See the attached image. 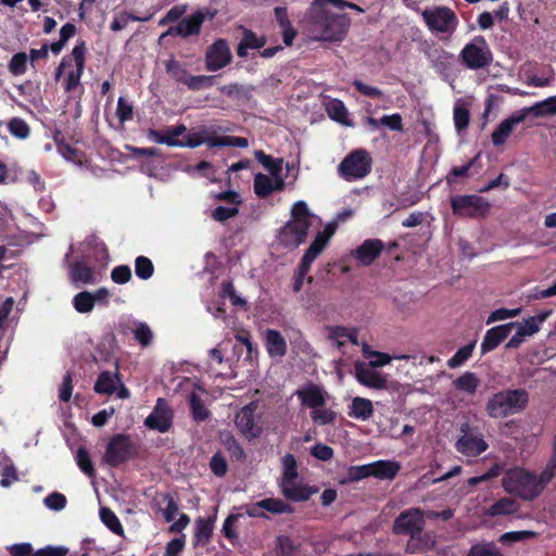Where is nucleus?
<instances>
[{"label":"nucleus","instance_id":"23","mask_svg":"<svg viewBox=\"0 0 556 556\" xmlns=\"http://www.w3.org/2000/svg\"><path fill=\"white\" fill-rule=\"evenodd\" d=\"M279 486L282 495L293 502L306 501L316 492L315 489L302 483L299 478L279 481Z\"/></svg>","mask_w":556,"mask_h":556},{"label":"nucleus","instance_id":"60","mask_svg":"<svg viewBox=\"0 0 556 556\" xmlns=\"http://www.w3.org/2000/svg\"><path fill=\"white\" fill-rule=\"evenodd\" d=\"M9 131L16 138L25 139L29 135L28 125L21 118H13L8 125Z\"/></svg>","mask_w":556,"mask_h":556},{"label":"nucleus","instance_id":"47","mask_svg":"<svg viewBox=\"0 0 556 556\" xmlns=\"http://www.w3.org/2000/svg\"><path fill=\"white\" fill-rule=\"evenodd\" d=\"M311 418L315 425L325 426L333 422L336 419V413L331 409L325 408V406H319L312 409Z\"/></svg>","mask_w":556,"mask_h":556},{"label":"nucleus","instance_id":"49","mask_svg":"<svg viewBox=\"0 0 556 556\" xmlns=\"http://www.w3.org/2000/svg\"><path fill=\"white\" fill-rule=\"evenodd\" d=\"M135 273L142 280L151 278L154 273L152 262L146 256H138L135 261Z\"/></svg>","mask_w":556,"mask_h":556},{"label":"nucleus","instance_id":"58","mask_svg":"<svg viewBox=\"0 0 556 556\" xmlns=\"http://www.w3.org/2000/svg\"><path fill=\"white\" fill-rule=\"evenodd\" d=\"M43 504L50 510L60 511L66 506V497L59 492H53L45 497Z\"/></svg>","mask_w":556,"mask_h":556},{"label":"nucleus","instance_id":"37","mask_svg":"<svg viewBox=\"0 0 556 556\" xmlns=\"http://www.w3.org/2000/svg\"><path fill=\"white\" fill-rule=\"evenodd\" d=\"M453 384L458 391L471 395L477 391L480 380L476 374L466 371L456 378Z\"/></svg>","mask_w":556,"mask_h":556},{"label":"nucleus","instance_id":"15","mask_svg":"<svg viewBox=\"0 0 556 556\" xmlns=\"http://www.w3.org/2000/svg\"><path fill=\"white\" fill-rule=\"evenodd\" d=\"M527 118L526 111L520 109L503 119L493 130L491 141L494 147L503 146L514 132L515 128Z\"/></svg>","mask_w":556,"mask_h":556},{"label":"nucleus","instance_id":"45","mask_svg":"<svg viewBox=\"0 0 556 556\" xmlns=\"http://www.w3.org/2000/svg\"><path fill=\"white\" fill-rule=\"evenodd\" d=\"M101 521L115 534L122 535L124 532L123 526L117 516L109 508L102 507L100 509Z\"/></svg>","mask_w":556,"mask_h":556},{"label":"nucleus","instance_id":"64","mask_svg":"<svg viewBox=\"0 0 556 556\" xmlns=\"http://www.w3.org/2000/svg\"><path fill=\"white\" fill-rule=\"evenodd\" d=\"M165 68L168 74L173 76L177 81H182L187 75V71L180 66L175 59H169L165 62Z\"/></svg>","mask_w":556,"mask_h":556},{"label":"nucleus","instance_id":"63","mask_svg":"<svg viewBox=\"0 0 556 556\" xmlns=\"http://www.w3.org/2000/svg\"><path fill=\"white\" fill-rule=\"evenodd\" d=\"M239 212V208L237 205H228V206H217L212 212V217L215 220L223 222L226 220L235 215H237Z\"/></svg>","mask_w":556,"mask_h":556},{"label":"nucleus","instance_id":"12","mask_svg":"<svg viewBox=\"0 0 556 556\" xmlns=\"http://www.w3.org/2000/svg\"><path fill=\"white\" fill-rule=\"evenodd\" d=\"M453 213L460 217H477L489 211V203L479 195H457L451 200Z\"/></svg>","mask_w":556,"mask_h":556},{"label":"nucleus","instance_id":"48","mask_svg":"<svg viewBox=\"0 0 556 556\" xmlns=\"http://www.w3.org/2000/svg\"><path fill=\"white\" fill-rule=\"evenodd\" d=\"M135 339L142 345L148 346L151 344L153 340V332L151 328L142 321H138L135 324V328L132 330Z\"/></svg>","mask_w":556,"mask_h":556},{"label":"nucleus","instance_id":"35","mask_svg":"<svg viewBox=\"0 0 556 556\" xmlns=\"http://www.w3.org/2000/svg\"><path fill=\"white\" fill-rule=\"evenodd\" d=\"M526 115L533 114L538 117L556 115V96L549 97L543 101L536 102L531 106L522 108Z\"/></svg>","mask_w":556,"mask_h":556},{"label":"nucleus","instance_id":"31","mask_svg":"<svg viewBox=\"0 0 556 556\" xmlns=\"http://www.w3.org/2000/svg\"><path fill=\"white\" fill-rule=\"evenodd\" d=\"M357 333L355 328L342 326H334L328 329L329 339L339 348L343 346L346 342L358 345Z\"/></svg>","mask_w":556,"mask_h":556},{"label":"nucleus","instance_id":"16","mask_svg":"<svg viewBox=\"0 0 556 556\" xmlns=\"http://www.w3.org/2000/svg\"><path fill=\"white\" fill-rule=\"evenodd\" d=\"M205 16L203 11H197L194 14L181 20L176 26L169 27L160 36V41L167 36H180L186 38L199 34Z\"/></svg>","mask_w":556,"mask_h":556},{"label":"nucleus","instance_id":"57","mask_svg":"<svg viewBox=\"0 0 556 556\" xmlns=\"http://www.w3.org/2000/svg\"><path fill=\"white\" fill-rule=\"evenodd\" d=\"M278 556H293L296 546L292 540L287 535H279L276 539Z\"/></svg>","mask_w":556,"mask_h":556},{"label":"nucleus","instance_id":"40","mask_svg":"<svg viewBox=\"0 0 556 556\" xmlns=\"http://www.w3.org/2000/svg\"><path fill=\"white\" fill-rule=\"evenodd\" d=\"M453 118L457 131H462L468 127L470 115L469 110L463 100L456 101L453 110Z\"/></svg>","mask_w":556,"mask_h":556},{"label":"nucleus","instance_id":"10","mask_svg":"<svg viewBox=\"0 0 556 556\" xmlns=\"http://www.w3.org/2000/svg\"><path fill=\"white\" fill-rule=\"evenodd\" d=\"M257 403L251 402L243 406L236 415L235 424L240 433L248 440H253L263 433L261 417L255 415Z\"/></svg>","mask_w":556,"mask_h":556},{"label":"nucleus","instance_id":"5","mask_svg":"<svg viewBox=\"0 0 556 556\" xmlns=\"http://www.w3.org/2000/svg\"><path fill=\"white\" fill-rule=\"evenodd\" d=\"M84 67L85 47L84 45H77L73 48L71 54L62 59L55 73V78L62 79L66 92L74 90L79 85Z\"/></svg>","mask_w":556,"mask_h":556},{"label":"nucleus","instance_id":"1","mask_svg":"<svg viewBox=\"0 0 556 556\" xmlns=\"http://www.w3.org/2000/svg\"><path fill=\"white\" fill-rule=\"evenodd\" d=\"M351 8L363 11L358 5L341 0H315L312 4L311 36L317 41H341L349 27V18L339 11Z\"/></svg>","mask_w":556,"mask_h":556},{"label":"nucleus","instance_id":"46","mask_svg":"<svg viewBox=\"0 0 556 556\" xmlns=\"http://www.w3.org/2000/svg\"><path fill=\"white\" fill-rule=\"evenodd\" d=\"M181 83H184L191 90H200L213 86L214 80L212 76H193L187 74Z\"/></svg>","mask_w":556,"mask_h":556},{"label":"nucleus","instance_id":"17","mask_svg":"<svg viewBox=\"0 0 556 556\" xmlns=\"http://www.w3.org/2000/svg\"><path fill=\"white\" fill-rule=\"evenodd\" d=\"M294 394L300 400L302 406L311 409L325 406L330 397L324 387L311 382L296 389Z\"/></svg>","mask_w":556,"mask_h":556},{"label":"nucleus","instance_id":"43","mask_svg":"<svg viewBox=\"0 0 556 556\" xmlns=\"http://www.w3.org/2000/svg\"><path fill=\"white\" fill-rule=\"evenodd\" d=\"M73 306L77 313L89 314L94 308L91 292L81 291L73 298Z\"/></svg>","mask_w":556,"mask_h":556},{"label":"nucleus","instance_id":"59","mask_svg":"<svg viewBox=\"0 0 556 556\" xmlns=\"http://www.w3.org/2000/svg\"><path fill=\"white\" fill-rule=\"evenodd\" d=\"M521 313V308H498L491 313V315L486 319V324L490 325L492 323L498 321V320H505L510 319L516 316H518Z\"/></svg>","mask_w":556,"mask_h":556},{"label":"nucleus","instance_id":"14","mask_svg":"<svg viewBox=\"0 0 556 556\" xmlns=\"http://www.w3.org/2000/svg\"><path fill=\"white\" fill-rule=\"evenodd\" d=\"M425 523V513L420 508H409L402 511L394 520L393 532L409 535L416 531H422Z\"/></svg>","mask_w":556,"mask_h":556},{"label":"nucleus","instance_id":"56","mask_svg":"<svg viewBox=\"0 0 556 556\" xmlns=\"http://www.w3.org/2000/svg\"><path fill=\"white\" fill-rule=\"evenodd\" d=\"M213 531V523L207 519H198L195 521V538L198 542L208 541Z\"/></svg>","mask_w":556,"mask_h":556},{"label":"nucleus","instance_id":"25","mask_svg":"<svg viewBox=\"0 0 556 556\" xmlns=\"http://www.w3.org/2000/svg\"><path fill=\"white\" fill-rule=\"evenodd\" d=\"M68 276L76 287L98 282L97 273L83 261L75 262L70 266Z\"/></svg>","mask_w":556,"mask_h":556},{"label":"nucleus","instance_id":"29","mask_svg":"<svg viewBox=\"0 0 556 556\" xmlns=\"http://www.w3.org/2000/svg\"><path fill=\"white\" fill-rule=\"evenodd\" d=\"M409 540L406 544V551L408 553H422L434 548L435 540L431 533H424L422 531H416L409 534Z\"/></svg>","mask_w":556,"mask_h":556},{"label":"nucleus","instance_id":"53","mask_svg":"<svg viewBox=\"0 0 556 556\" xmlns=\"http://www.w3.org/2000/svg\"><path fill=\"white\" fill-rule=\"evenodd\" d=\"M468 556H502V554L493 542H484L472 545Z\"/></svg>","mask_w":556,"mask_h":556},{"label":"nucleus","instance_id":"21","mask_svg":"<svg viewBox=\"0 0 556 556\" xmlns=\"http://www.w3.org/2000/svg\"><path fill=\"white\" fill-rule=\"evenodd\" d=\"M255 157L268 172L267 175L276 180L280 178L286 181L288 173L292 169V166L282 159H275L261 150L255 152Z\"/></svg>","mask_w":556,"mask_h":556},{"label":"nucleus","instance_id":"32","mask_svg":"<svg viewBox=\"0 0 556 556\" xmlns=\"http://www.w3.org/2000/svg\"><path fill=\"white\" fill-rule=\"evenodd\" d=\"M374 414V407L370 400L356 396L352 400L349 407V416L357 420H367Z\"/></svg>","mask_w":556,"mask_h":556},{"label":"nucleus","instance_id":"13","mask_svg":"<svg viewBox=\"0 0 556 556\" xmlns=\"http://www.w3.org/2000/svg\"><path fill=\"white\" fill-rule=\"evenodd\" d=\"M463 435L456 441V450L465 456L477 457L489 447L482 434L471 433L469 424L460 426Z\"/></svg>","mask_w":556,"mask_h":556},{"label":"nucleus","instance_id":"3","mask_svg":"<svg viewBox=\"0 0 556 556\" xmlns=\"http://www.w3.org/2000/svg\"><path fill=\"white\" fill-rule=\"evenodd\" d=\"M319 218L313 214L304 201H296L291 210V219L279 233V241L287 247H298L307 237L308 229Z\"/></svg>","mask_w":556,"mask_h":556},{"label":"nucleus","instance_id":"27","mask_svg":"<svg viewBox=\"0 0 556 556\" xmlns=\"http://www.w3.org/2000/svg\"><path fill=\"white\" fill-rule=\"evenodd\" d=\"M513 327L514 324H505L489 329L481 343V352L485 354L493 351L505 338L508 337Z\"/></svg>","mask_w":556,"mask_h":556},{"label":"nucleus","instance_id":"24","mask_svg":"<svg viewBox=\"0 0 556 556\" xmlns=\"http://www.w3.org/2000/svg\"><path fill=\"white\" fill-rule=\"evenodd\" d=\"M383 243L379 239L365 240L352 252L355 260L363 266L370 265L382 252Z\"/></svg>","mask_w":556,"mask_h":556},{"label":"nucleus","instance_id":"18","mask_svg":"<svg viewBox=\"0 0 556 556\" xmlns=\"http://www.w3.org/2000/svg\"><path fill=\"white\" fill-rule=\"evenodd\" d=\"M132 447L126 435L117 434L108 444L104 459L112 466L119 465L130 457Z\"/></svg>","mask_w":556,"mask_h":556},{"label":"nucleus","instance_id":"30","mask_svg":"<svg viewBox=\"0 0 556 556\" xmlns=\"http://www.w3.org/2000/svg\"><path fill=\"white\" fill-rule=\"evenodd\" d=\"M519 503L510 497H502L490 506L484 515L488 517H506L513 516L519 513Z\"/></svg>","mask_w":556,"mask_h":556},{"label":"nucleus","instance_id":"41","mask_svg":"<svg viewBox=\"0 0 556 556\" xmlns=\"http://www.w3.org/2000/svg\"><path fill=\"white\" fill-rule=\"evenodd\" d=\"M264 45L265 39L263 37H257L255 34L247 31L239 43L237 53L239 56L244 58L248 54V49H260Z\"/></svg>","mask_w":556,"mask_h":556},{"label":"nucleus","instance_id":"51","mask_svg":"<svg viewBox=\"0 0 556 556\" xmlns=\"http://www.w3.org/2000/svg\"><path fill=\"white\" fill-rule=\"evenodd\" d=\"M475 342L460 348L447 362L448 367L456 368L463 365L472 354Z\"/></svg>","mask_w":556,"mask_h":556},{"label":"nucleus","instance_id":"50","mask_svg":"<svg viewBox=\"0 0 556 556\" xmlns=\"http://www.w3.org/2000/svg\"><path fill=\"white\" fill-rule=\"evenodd\" d=\"M368 477H372L371 463L359 466H351L348 469L345 480L349 482H355Z\"/></svg>","mask_w":556,"mask_h":556},{"label":"nucleus","instance_id":"34","mask_svg":"<svg viewBox=\"0 0 556 556\" xmlns=\"http://www.w3.org/2000/svg\"><path fill=\"white\" fill-rule=\"evenodd\" d=\"M329 117L342 125L352 126L350 114L344 103L338 99H331L326 103Z\"/></svg>","mask_w":556,"mask_h":556},{"label":"nucleus","instance_id":"33","mask_svg":"<svg viewBox=\"0 0 556 556\" xmlns=\"http://www.w3.org/2000/svg\"><path fill=\"white\" fill-rule=\"evenodd\" d=\"M401 469L396 460H377L371 463L372 477L378 479H393Z\"/></svg>","mask_w":556,"mask_h":556},{"label":"nucleus","instance_id":"52","mask_svg":"<svg viewBox=\"0 0 556 556\" xmlns=\"http://www.w3.org/2000/svg\"><path fill=\"white\" fill-rule=\"evenodd\" d=\"M76 463L80 470L89 477L94 475V468L90 459L88 451L84 447H79L75 456Z\"/></svg>","mask_w":556,"mask_h":556},{"label":"nucleus","instance_id":"4","mask_svg":"<svg viewBox=\"0 0 556 556\" xmlns=\"http://www.w3.org/2000/svg\"><path fill=\"white\" fill-rule=\"evenodd\" d=\"M525 390H504L495 393L486 403V412L492 418H503L521 412L528 404Z\"/></svg>","mask_w":556,"mask_h":556},{"label":"nucleus","instance_id":"36","mask_svg":"<svg viewBox=\"0 0 556 556\" xmlns=\"http://www.w3.org/2000/svg\"><path fill=\"white\" fill-rule=\"evenodd\" d=\"M119 383L118 375L116 372L103 371L100 374L94 390L102 394H112Z\"/></svg>","mask_w":556,"mask_h":556},{"label":"nucleus","instance_id":"61","mask_svg":"<svg viewBox=\"0 0 556 556\" xmlns=\"http://www.w3.org/2000/svg\"><path fill=\"white\" fill-rule=\"evenodd\" d=\"M223 294L229 298L232 305L240 307L247 306V301L240 294L237 293L232 282L225 281L223 283Z\"/></svg>","mask_w":556,"mask_h":556},{"label":"nucleus","instance_id":"2","mask_svg":"<svg viewBox=\"0 0 556 556\" xmlns=\"http://www.w3.org/2000/svg\"><path fill=\"white\" fill-rule=\"evenodd\" d=\"M555 476L556 470L547 463L539 476L525 468L515 467L505 471L502 486L507 493L523 501H533L542 494Z\"/></svg>","mask_w":556,"mask_h":556},{"label":"nucleus","instance_id":"7","mask_svg":"<svg viewBox=\"0 0 556 556\" xmlns=\"http://www.w3.org/2000/svg\"><path fill=\"white\" fill-rule=\"evenodd\" d=\"M337 231L336 223H328L323 231L317 232L314 241L311 243L306 252L304 253L301 264L299 266V271L293 283V291L299 292L303 286L304 277L308 273L312 263L317 258V256L323 252V250L327 247L330 238Z\"/></svg>","mask_w":556,"mask_h":556},{"label":"nucleus","instance_id":"38","mask_svg":"<svg viewBox=\"0 0 556 556\" xmlns=\"http://www.w3.org/2000/svg\"><path fill=\"white\" fill-rule=\"evenodd\" d=\"M0 475L2 477L0 485L3 488L10 486L17 480L15 468L11 459L4 454H0Z\"/></svg>","mask_w":556,"mask_h":556},{"label":"nucleus","instance_id":"19","mask_svg":"<svg viewBox=\"0 0 556 556\" xmlns=\"http://www.w3.org/2000/svg\"><path fill=\"white\" fill-rule=\"evenodd\" d=\"M173 420V414L167 403L163 399H157L152 413L146 418L144 425L159 432H166Z\"/></svg>","mask_w":556,"mask_h":556},{"label":"nucleus","instance_id":"9","mask_svg":"<svg viewBox=\"0 0 556 556\" xmlns=\"http://www.w3.org/2000/svg\"><path fill=\"white\" fill-rule=\"evenodd\" d=\"M463 64L469 70H480L489 66L493 60L488 42L481 36L475 37L465 45L459 53Z\"/></svg>","mask_w":556,"mask_h":556},{"label":"nucleus","instance_id":"42","mask_svg":"<svg viewBox=\"0 0 556 556\" xmlns=\"http://www.w3.org/2000/svg\"><path fill=\"white\" fill-rule=\"evenodd\" d=\"M298 478V463L292 454H286L281 458V478L279 481H286Z\"/></svg>","mask_w":556,"mask_h":556},{"label":"nucleus","instance_id":"22","mask_svg":"<svg viewBox=\"0 0 556 556\" xmlns=\"http://www.w3.org/2000/svg\"><path fill=\"white\" fill-rule=\"evenodd\" d=\"M357 381L371 389L382 390L387 387V379L380 372L374 370L363 362H356L354 366Z\"/></svg>","mask_w":556,"mask_h":556},{"label":"nucleus","instance_id":"55","mask_svg":"<svg viewBox=\"0 0 556 556\" xmlns=\"http://www.w3.org/2000/svg\"><path fill=\"white\" fill-rule=\"evenodd\" d=\"M189 402L195 420H205L208 417V410L195 393L190 394Z\"/></svg>","mask_w":556,"mask_h":556},{"label":"nucleus","instance_id":"62","mask_svg":"<svg viewBox=\"0 0 556 556\" xmlns=\"http://www.w3.org/2000/svg\"><path fill=\"white\" fill-rule=\"evenodd\" d=\"M134 114L132 104L126 101L123 97L118 98L116 115L121 123L131 119Z\"/></svg>","mask_w":556,"mask_h":556},{"label":"nucleus","instance_id":"39","mask_svg":"<svg viewBox=\"0 0 556 556\" xmlns=\"http://www.w3.org/2000/svg\"><path fill=\"white\" fill-rule=\"evenodd\" d=\"M263 504V508L265 509V513H269L273 515H281V514H292L293 507L285 502L281 498L277 497H267L264 500H261Z\"/></svg>","mask_w":556,"mask_h":556},{"label":"nucleus","instance_id":"6","mask_svg":"<svg viewBox=\"0 0 556 556\" xmlns=\"http://www.w3.org/2000/svg\"><path fill=\"white\" fill-rule=\"evenodd\" d=\"M421 17L428 30L435 36L451 37L458 26L455 12L444 5L426 8L421 11Z\"/></svg>","mask_w":556,"mask_h":556},{"label":"nucleus","instance_id":"44","mask_svg":"<svg viewBox=\"0 0 556 556\" xmlns=\"http://www.w3.org/2000/svg\"><path fill=\"white\" fill-rule=\"evenodd\" d=\"M555 81V72L554 70H548L544 75L536 74H527L525 83L528 86H533L536 88H544L552 86Z\"/></svg>","mask_w":556,"mask_h":556},{"label":"nucleus","instance_id":"54","mask_svg":"<svg viewBox=\"0 0 556 556\" xmlns=\"http://www.w3.org/2000/svg\"><path fill=\"white\" fill-rule=\"evenodd\" d=\"M28 55L24 52L16 53L12 56L9 68L15 75H23L27 70Z\"/></svg>","mask_w":556,"mask_h":556},{"label":"nucleus","instance_id":"11","mask_svg":"<svg viewBox=\"0 0 556 556\" xmlns=\"http://www.w3.org/2000/svg\"><path fill=\"white\" fill-rule=\"evenodd\" d=\"M552 311H543L539 314L531 316L522 321L513 323L516 328V333L509 339L506 344L507 349H517L525 341L526 338L532 337L538 333L545 323V320L551 316Z\"/></svg>","mask_w":556,"mask_h":556},{"label":"nucleus","instance_id":"26","mask_svg":"<svg viewBox=\"0 0 556 556\" xmlns=\"http://www.w3.org/2000/svg\"><path fill=\"white\" fill-rule=\"evenodd\" d=\"M254 192L258 198L265 199L271 193L281 191L286 187V181L269 177L267 174L257 173L254 176Z\"/></svg>","mask_w":556,"mask_h":556},{"label":"nucleus","instance_id":"28","mask_svg":"<svg viewBox=\"0 0 556 556\" xmlns=\"http://www.w3.org/2000/svg\"><path fill=\"white\" fill-rule=\"evenodd\" d=\"M265 346L270 357L281 358L287 353V342L281 333L274 329H267L264 333Z\"/></svg>","mask_w":556,"mask_h":556},{"label":"nucleus","instance_id":"20","mask_svg":"<svg viewBox=\"0 0 556 556\" xmlns=\"http://www.w3.org/2000/svg\"><path fill=\"white\" fill-rule=\"evenodd\" d=\"M230 61V49L223 39L215 41L206 51L205 64L207 71H218L228 65Z\"/></svg>","mask_w":556,"mask_h":556},{"label":"nucleus","instance_id":"8","mask_svg":"<svg viewBox=\"0 0 556 556\" xmlns=\"http://www.w3.org/2000/svg\"><path fill=\"white\" fill-rule=\"evenodd\" d=\"M338 170L346 181L362 179L371 170V157L364 149L354 150L342 160Z\"/></svg>","mask_w":556,"mask_h":556}]
</instances>
